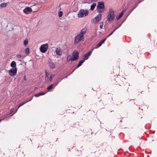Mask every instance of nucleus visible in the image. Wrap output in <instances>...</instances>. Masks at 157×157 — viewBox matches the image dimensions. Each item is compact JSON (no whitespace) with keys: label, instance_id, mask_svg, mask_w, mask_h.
<instances>
[{"label":"nucleus","instance_id":"nucleus-1","mask_svg":"<svg viewBox=\"0 0 157 157\" xmlns=\"http://www.w3.org/2000/svg\"><path fill=\"white\" fill-rule=\"evenodd\" d=\"M114 18V12L112 9H110L107 16V20L108 22H111Z\"/></svg>","mask_w":157,"mask_h":157},{"label":"nucleus","instance_id":"nucleus-2","mask_svg":"<svg viewBox=\"0 0 157 157\" xmlns=\"http://www.w3.org/2000/svg\"><path fill=\"white\" fill-rule=\"evenodd\" d=\"M89 11L87 10H84L83 9H81L78 12V15L79 17H83L84 15L85 16H87L88 15Z\"/></svg>","mask_w":157,"mask_h":157},{"label":"nucleus","instance_id":"nucleus-3","mask_svg":"<svg viewBox=\"0 0 157 157\" xmlns=\"http://www.w3.org/2000/svg\"><path fill=\"white\" fill-rule=\"evenodd\" d=\"M84 39V36H81L79 34H78L75 38L74 44H78L80 41H82Z\"/></svg>","mask_w":157,"mask_h":157},{"label":"nucleus","instance_id":"nucleus-4","mask_svg":"<svg viewBox=\"0 0 157 157\" xmlns=\"http://www.w3.org/2000/svg\"><path fill=\"white\" fill-rule=\"evenodd\" d=\"M48 48V44H45L41 45L40 49L41 52L42 53H45L47 50Z\"/></svg>","mask_w":157,"mask_h":157},{"label":"nucleus","instance_id":"nucleus-5","mask_svg":"<svg viewBox=\"0 0 157 157\" xmlns=\"http://www.w3.org/2000/svg\"><path fill=\"white\" fill-rule=\"evenodd\" d=\"M101 16L102 14H101L100 13L99 14L97 17L91 20V22L93 23H97L101 20Z\"/></svg>","mask_w":157,"mask_h":157},{"label":"nucleus","instance_id":"nucleus-6","mask_svg":"<svg viewBox=\"0 0 157 157\" xmlns=\"http://www.w3.org/2000/svg\"><path fill=\"white\" fill-rule=\"evenodd\" d=\"M17 71V69L16 67L15 68H12L9 71V73L10 75L13 76L15 75Z\"/></svg>","mask_w":157,"mask_h":157},{"label":"nucleus","instance_id":"nucleus-7","mask_svg":"<svg viewBox=\"0 0 157 157\" xmlns=\"http://www.w3.org/2000/svg\"><path fill=\"white\" fill-rule=\"evenodd\" d=\"M74 56L72 58L69 59L72 61L77 60L79 57V53L77 51H75L73 52Z\"/></svg>","mask_w":157,"mask_h":157},{"label":"nucleus","instance_id":"nucleus-8","mask_svg":"<svg viewBox=\"0 0 157 157\" xmlns=\"http://www.w3.org/2000/svg\"><path fill=\"white\" fill-rule=\"evenodd\" d=\"M105 8L104 3L103 2H99L97 6V9H103Z\"/></svg>","mask_w":157,"mask_h":157},{"label":"nucleus","instance_id":"nucleus-9","mask_svg":"<svg viewBox=\"0 0 157 157\" xmlns=\"http://www.w3.org/2000/svg\"><path fill=\"white\" fill-rule=\"evenodd\" d=\"M94 49H92V50L89 51L88 53L84 54L83 56V60H87L89 58V56L91 55L92 52L93 50Z\"/></svg>","mask_w":157,"mask_h":157},{"label":"nucleus","instance_id":"nucleus-10","mask_svg":"<svg viewBox=\"0 0 157 157\" xmlns=\"http://www.w3.org/2000/svg\"><path fill=\"white\" fill-rule=\"evenodd\" d=\"M32 11V9L30 7H26L23 10V12L25 14H28L29 12Z\"/></svg>","mask_w":157,"mask_h":157},{"label":"nucleus","instance_id":"nucleus-11","mask_svg":"<svg viewBox=\"0 0 157 157\" xmlns=\"http://www.w3.org/2000/svg\"><path fill=\"white\" fill-rule=\"evenodd\" d=\"M87 30V29L86 28H84L81 30L80 33L79 34L81 36H84L86 33Z\"/></svg>","mask_w":157,"mask_h":157},{"label":"nucleus","instance_id":"nucleus-12","mask_svg":"<svg viewBox=\"0 0 157 157\" xmlns=\"http://www.w3.org/2000/svg\"><path fill=\"white\" fill-rule=\"evenodd\" d=\"M48 63L49 66L51 68L53 69L55 68L56 65L54 63L52 62L51 60L48 61Z\"/></svg>","mask_w":157,"mask_h":157},{"label":"nucleus","instance_id":"nucleus-13","mask_svg":"<svg viewBox=\"0 0 157 157\" xmlns=\"http://www.w3.org/2000/svg\"><path fill=\"white\" fill-rule=\"evenodd\" d=\"M106 40V38H105L103 40H101L100 42L97 45H96V47L95 48H97L100 46H101V45Z\"/></svg>","mask_w":157,"mask_h":157},{"label":"nucleus","instance_id":"nucleus-14","mask_svg":"<svg viewBox=\"0 0 157 157\" xmlns=\"http://www.w3.org/2000/svg\"><path fill=\"white\" fill-rule=\"evenodd\" d=\"M56 54L57 55L59 56H61L62 55V52L60 48H57L56 50Z\"/></svg>","mask_w":157,"mask_h":157},{"label":"nucleus","instance_id":"nucleus-15","mask_svg":"<svg viewBox=\"0 0 157 157\" xmlns=\"http://www.w3.org/2000/svg\"><path fill=\"white\" fill-rule=\"evenodd\" d=\"M45 93H46L44 92H40L37 94H35L34 96L35 97H38L39 96L44 95Z\"/></svg>","mask_w":157,"mask_h":157},{"label":"nucleus","instance_id":"nucleus-16","mask_svg":"<svg viewBox=\"0 0 157 157\" xmlns=\"http://www.w3.org/2000/svg\"><path fill=\"white\" fill-rule=\"evenodd\" d=\"M16 65V63L14 61H12L10 64V66L11 67H13V68H15Z\"/></svg>","mask_w":157,"mask_h":157},{"label":"nucleus","instance_id":"nucleus-17","mask_svg":"<svg viewBox=\"0 0 157 157\" xmlns=\"http://www.w3.org/2000/svg\"><path fill=\"white\" fill-rule=\"evenodd\" d=\"M85 61L84 60H82L79 62L78 65L76 67V68H78L83 63V62Z\"/></svg>","mask_w":157,"mask_h":157},{"label":"nucleus","instance_id":"nucleus-18","mask_svg":"<svg viewBox=\"0 0 157 157\" xmlns=\"http://www.w3.org/2000/svg\"><path fill=\"white\" fill-rule=\"evenodd\" d=\"M33 98V97H32L30 99L29 101H26V102H23V103H22L19 104V106H18V108H19L21 106H22V105H24V104L26 103H27L29 101H30L31 100H32Z\"/></svg>","mask_w":157,"mask_h":157},{"label":"nucleus","instance_id":"nucleus-19","mask_svg":"<svg viewBox=\"0 0 157 157\" xmlns=\"http://www.w3.org/2000/svg\"><path fill=\"white\" fill-rule=\"evenodd\" d=\"M96 3H94L92 5H91V7H90V10L92 11L93 10H94V9L96 6Z\"/></svg>","mask_w":157,"mask_h":157},{"label":"nucleus","instance_id":"nucleus-20","mask_svg":"<svg viewBox=\"0 0 157 157\" xmlns=\"http://www.w3.org/2000/svg\"><path fill=\"white\" fill-rule=\"evenodd\" d=\"M7 4H8L7 3H1L0 5V7L2 8L5 7L7 6Z\"/></svg>","mask_w":157,"mask_h":157},{"label":"nucleus","instance_id":"nucleus-21","mask_svg":"<svg viewBox=\"0 0 157 157\" xmlns=\"http://www.w3.org/2000/svg\"><path fill=\"white\" fill-rule=\"evenodd\" d=\"M123 15V14L122 13H121L119 15L118 17H116V18L117 19V20H119L122 17V16Z\"/></svg>","mask_w":157,"mask_h":157},{"label":"nucleus","instance_id":"nucleus-22","mask_svg":"<svg viewBox=\"0 0 157 157\" xmlns=\"http://www.w3.org/2000/svg\"><path fill=\"white\" fill-rule=\"evenodd\" d=\"M53 84H51L49 86H48L47 87V89L48 90H49L52 89L53 88Z\"/></svg>","mask_w":157,"mask_h":157},{"label":"nucleus","instance_id":"nucleus-23","mask_svg":"<svg viewBox=\"0 0 157 157\" xmlns=\"http://www.w3.org/2000/svg\"><path fill=\"white\" fill-rule=\"evenodd\" d=\"M95 100L97 101L100 102L101 101V99L100 98V97L99 96H97L95 98Z\"/></svg>","mask_w":157,"mask_h":157},{"label":"nucleus","instance_id":"nucleus-24","mask_svg":"<svg viewBox=\"0 0 157 157\" xmlns=\"http://www.w3.org/2000/svg\"><path fill=\"white\" fill-rule=\"evenodd\" d=\"M25 53L28 54H29V48H26L25 50Z\"/></svg>","mask_w":157,"mask_h":157},{"label":"nucleus","instance_id":"nucleus-25","mask_svg":"<svg viewBox=\"0 0 157 157\" xmlns=\"http://www.w3.org/2000/svg\"><path fill=\"white\" fill-rule=\"evenodd\" d=\"M28 40H25L24 41V45H25V46H26L28 44Z\"/></svg>","mask_w":157,"mask_h":157},{"label":"nucleus","instance_id":"nucleus-26","mask_svg":"<svg viewBox=\"0 0 157 157\" xmlns=\"http://www.w3.org/2000/svg\"><path fill=\"white\" fill-rule=\"evenodd\" d=\"M63 15V12L61 11H59V17H62Z\"/></svg>","mask_w":157,"mask_h":157},{"label":"nucleus","instance_id":"nucleus-27","mask_svg":"<svg viewBox=\"0 0 157 157\" xmlns=\"http://www.w3.org/2000/svg\"><path fill=\"white\" fill-rule=\"evenodd\" d=\"M103 25V22H100V28L101 29H102Z\"/></svg>","mask_w":157,"mask_h":157},{"label":"nucleus","instance_id":"nucleus-28","mask_svg":"<svg viewBox=\"0 0 157 157\" xmlns=\"http://www.w3.org/2000/svg\"><path fill=\"white\" fill-rule=\"evenodd\" d=\"M99 13H102L104 12V10L101 9H97Z\"/></svg>","mask_w":157,"mask_h":157},{"label":"nucleus","instance_id":"nucleus-29","mask_svg":"<svg viewBox=\"0 0 157 157\" xmlns=\"http://www.w3.org/2000/svg\"><path fill=\"white\" fill-rule=\"evenodd\" d=\"M53 77H54V75H51L50 76V81H51L52 80V79Z\"/></svg>","mask_w":157,"mask_h":157},{"label":"nucleus","instance_id":"nucleus-30","mask_svg":"<svg viewBox=\"0 0 157 157\" xmlns=\"http://www.w3.org/2000/svg\"><path fill=\"white\" fill-rule=\"evenodd\" d=\"M45 73L46 75V76L45 77V78L47 79V78L48 79V74L46 71H45Z\"/></svg>","mask_w":157,"mask_h":157},{"label":"nucleus","instance_id":"nucleus-31","mask_svg":"<svg viewBox=\"0 0 157 157\" xmlns=\"http://www.w3.org/2000/svg\"><path fill=\"white\" fill-rule=\"evenodd\" d=\"M21 55H17L16 56V57L18 58H20L21 57Z\"/></svg>","mask_w":157,"mask_h":157},{"label":"nucleus","instance_id":"nucleus-32","mask_svg":"<svg viewBox=\"0 0 157 157\" xmlns=\"http://www.w3.org/2000/svg\"><path fill=\"white\" fill-rule=\"evenodd\" d=\"M63 78H58V82H60Z\"/></svg>","mask_w":157,"mask_h":157},{"label":"nucleus","instance_id":"nucleus-33","mask_svg":"<svg viewBox=\"0 0 157 157\" xmlns=\"http://www.w3.org/2000/svg\"><path fill=\"white\" fill-rule=\"evenodd\" d=\"M114 33V31H113L111 33H110L107 36V37H109V36H110L111 35L113 34V33Z\"/></svg>","mask_w":157,"mask_h":157},{"label":"nucleus","instance_id":"nucleus-34","mask_svg":"<svg viewBox=\"0 0 157 157\" xmlns=\"http://www.w3.org/2000/svg\"><path fill=\"white\" fill-rule=\"evenodd\" d=\"M136 6H134V7H133L130 13L131 12H132L134 9H135V8H136Z\"/></svg>","mask_w":157,"mask_h":157},{"label":"nucleus","instance_id":"nucleus-35","mask_svg":"<svg viewBox=\"0 0 157 157\" xmlns=\"http://www.w3.org/2000/svg\"><path fill=\"white\" fill-rule=\"evenodd\" d=\"M125 11V10L124 9V10H123L121 12V13H122L123 14V15L124 14V12Z\"/></svg>","mask_w":157,"mask_h":157},{"label":"nucleus","instance_id":"nucleus-36","mask_svg":"<svg viewBox=\"0 0 157 157\" xmlns=\"http://www.w3.org/2000/svg\"><path fill=\"white\" fill-rule=\"evenodd\" d=\"M91 2H96L97 1V0H90Z\"/></svg>","mask_w":157,"mask_h":157},{"label":"nucleus","instance_id":"nucleus-37","mask_svg":"<svg viewBox=\"0 0 157 157\" xmlns=\"http://www.w3.org/2000/svg\"><path fill=\"white\" fill-rule=\"evenodd\" d=\"M24 79L25 80H26V76L25 75H24Z\"/></svg>","mask_w":157,"mask_h":157},{"label":"nucleus","instance_id":"nucleus-38","mask_svg":"<svg viewBox=\"0 0 157 157\" xmlns=\"http://www.w3.org/2000/svg\"><path fill=\"white\" fill-rule=\"evenodd\" d=\"M120 26H119V27H117L116 28H115L114 30H113V31H114V32Z\"/></svg>","mask_w":157,"mask_h":157},{"label":"nucleus","instance_id":"nucleus-39","mask_svg":"<svg viewBox=\"0 0 157 157\" xmlns=\"http://www.w3.org/2000/svg\"><path fill=\"white\" fill-rule=\"evenodd\" d=\"M128 88L127 87H126V88H125L124 89L125 90L127 91H128Z\"/></svg>","mask_w":157,"mask_h":157},{"label":"nucleus","instance_id":"nucleus-40","mask_svg":"<svg viewBox=\"0 0 157 157\" xmlns=\"http://www.w3.org/2000/svg\"><path fill=\"white\" fill-rule=\"evenodd\" d=\"M59 82H57V83H56V86L57 85V84L59 83Z\"/></svg>","mask_w":157,"mask_h":157},{"label":"nucleus","instance_id":"nucleus-41","mask_svg":"<svg viewBox=\"0 0 157 157\" xmlns=\"http://www.w3.org/2000/svg\"><path fill=\"white\" fill-rule=\"evenodd\" d=\"M76 67L73 70V72L74 71H75V69H76Z\"/></svg>","mask_w":157,"mask_h":157},{"label":"nucleus","instance_id":"nucleus-42","mask_svg":"<svg viewBox=\"0 0 157 157\" xmlns=\"http://www.w3.org/2000/svg\"><path fill=\"white\" fill-rule=\"evenodd\" d=\"M12 112V109L11 110V112Z\"/></svg>","mask_w":157,"mask_h":157},{"label":"nucleus","instance_id":"nucleus-43","mask_svg":"<svg viewBox=\"0 0 157 157\" xmlns=\"http://www.w3.org/2000/svg\"><path fill=\"white\" fill-rule=\"evenodd\" d=\"M14 113H13V114H12V115L11 116H12V115H13Z\"/></svg>","mask_w":157,"mask_h":157},{"label":"nucleus","instance_id":"nucleus-44","mask_svg":"<svg viewBox=\"0 0 157 157\" xmlns=\"http://www.w3.org/2000/svg\"><path fill=\"white\" fill-rule=\"evenodd\" d=\"M2 121V120L0 119V122Z\"/></svg>","mask_w":157,"mask_h":157},{"label":"nucleus","instance_id":"nucleus-45","mask_svg":"<svg viewBox=\"0 0 157 157\" xmlns=\"http://www.w3.org/2000/svg\"><path fill=\"white\" fill-rule=\"evenodd\" d=\"M147 157H149V155H147Z\"/></svg>","mask_w":157,"mask_h":157}]
</instances>
